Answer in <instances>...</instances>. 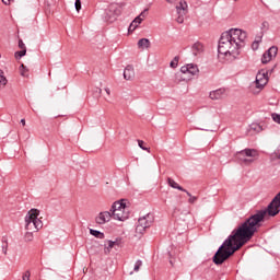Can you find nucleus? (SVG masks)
Instances as JSON below:
<instances>
[{"instance_id": "1", "label": "nucleus", "mask_w": 280, "mask_h": 280, "mask_svg": "<svg viewBox=\"0 0 280 280\" xmlns=\"http://www.w3.org/2000/svg\"><path fill=\"white\" fill-rule=\"evenodd\" d=\"M280 213V192L271 200L266 209L256 211L244 223H242L232 234L223 242L213 256V262L217 266L225 262L229 257L240 250L244 244L253 240V235L257 233V229L261 226V222L266 219V215L275 218Z\"/></svg>"}, {"instance_id": "2", "label": "nucleus", "mask_w": 280, "mask_h": 280, "mask_svg": "<svg viewBox=\"0 0 280 280\" xmlns=\"http://www.w3.org/2000/svg\"><path fill=\"white\" fill-rule=\"evenodd\" d=\"M246 36V32L240 28H231L222 33L218 46L219 56H225L229 60H235L240 56V49L244 47Z\"/></svg>"}, {"instance_id": "3", "label": "nucleus", "mask_w": 280, "mask_h": 280, "mask_svg": "<svg viewBox=\"0 0 280 280\" xmlns=\"http://www.w3.org/2000/svg\"><path fill=\"white\" fill-rule=\"evenodd\" d=\"M40 210L31 209L25 217V229L32 233H36L43 229V221L38 219Z\"/></svg>"}, {"instance_id": "4", "label": "nucleus", "mask_w": 280, "mask_h": 280, "mask_svg": "<svg viewBox=\"0 0 280 280\" xmlns=\"http://www.w3.org/2000/svg\"><path fill=\"white\" fill-rule=\"evenodd\" d=\"M112 218L118 220L119 222H125L130 218V210L126 207V200L121 199L115 201L110 208Z\"/></svg>"}, {"instance_id": "5", "label": "nucleus", "mask_w": 280, "mask_h": 280, "mask_svg": "<svg viewBox=\"0 0 280 280\" xmlns=\"http://www.w3.org/2000/svg\"><path fill=\"white\" fill-rule=\"evenodd\" d=\"M257 156H259V152L255 149H244L237 153V159L243 165L255 163Z\"/></svg>"}, {"instance_id": "6", "label": "nucleus", "mask_w": 280, "mask_h": 280, "mask_svg": "<svg viewBox=\"0 0 280 280\" xmlns=\"http://www.w3.org/2000/svg\"><path fill=\"white\" fill-rule=\"evenodd\" d=\"M154 222V214L148 213L144 217L139 218L137 226H136V233L139 235H143L145 233L147 229H150Z\"/></svg>"}, {"instance_id": "7", "label": "nucleus", "mask_w": 280, "mask_h": 280, "mask_svg": "<svg viewBox=\"0 0 280 280\" xmlns=\"http://www.w3.org/2000/svg\"><path fill=\"white\" fill-rule=\"evenodd\" d=\"M275 69H277V65H275L270 70H260L256 74V89H264V86L268 84V74L272 75Z\"/></svg>"}, {"instance_id": "8", "label": "nucleus", "mask_w": 280, "mask_h": 280, "mask_svg": "<svg viewBox=\"0 0 280 280\" xmlns=\"http://www.w3.org/2000/svg\"><path fill=\"white\" fill-rule=\"evenodd\" d=\"M188 5H187V1L185 0H180L179 3L176 5V18L175 21L176 23H185V16H187V12H188Z\"/></svg>"}, {"instance_id": "9", "label": "nucleus", "mask_w": 280, "mask_h": 280, "mask_svg": "<svg viewBox=\"0 0 280 280\" xmlns=\"http://www.w3.org/2000/svg\"><path fill=\"white\" fill-rule=\"evenodd\" d=\"M279 52V48L277 46H271L268 50H266L261 57L262 65H268L272 58H277V54Z\"/></svg>"}, {"instance_id": "10", "label": "nucleus", "mask_w": 280, "mask_h": 280, "mask_svg": "<svg viewBox=\"0 0 280 280\" xmlns=\"http://www.w3.org/2000/svg\"><path fill=\"white\" fill-rule=\"evenodd\" d=\"M105 19L106 21H108L109 23H113V21H116L117 18L120 14L119 9L117 8V5L115 4H110L109 8L105 11Z\"/></svg>"}, {"instance_id": "11", "label": "nucleus", "mask_w": 280, "mask_h": 280, "mask_svg": "<svg viewBox=\"0 0 280 280\" xmlns=\"http://www.w3.org/2000/svg\"><path fill=\"white\" fill-rule=\"evenodd\" d=\"M180 71L184 74H188L189 78H194V75H198V73H200V70L198 69V66L194 65V63H187L186 66H183L180 68Z\"/></svg>"}, {"instance_id": "12", "label": "nucleus", "mask_w": 280, "mask_h": 280, "mask_svg": "<svg viewBox=\"0 0 280 280\" xmlns=\"http://www.w3.org/2000/svg\"><path fill=\"white\" fill-rule=\"evenodd\" d=\"M113 218V212L109 211H103L100 212L98 215L95 218L96 224H106V222H110V219Z\"/></svg>"}, {"instance_id": "13", "label": "nucleus", "mask_w": 280, "mask_h": 280, "mask_svg": "<svg viewBox=\"0 0 280 280\" xmlns=\"http://www.w3.org/2000/svg\"><path fill=\"white\" fill-rule=\"evenodd\" d=\"M209 97L210 100H224V97H226V89L220 88L218 90L211 91Z\"/></svg>"}, {"instance_id": "14", "label": "nucleus", "mask_w": 280, "mask_h": 280, "mask_svg": "<svg viewBox=\"0 0 280 280\" xmlns=\"http://www.w3.org/2000/svg\"><path fill=\"white\" fill-rule=\"evenodd\" d=\"M191 51L195 56H200L205 51V46L200 42H197L192 45Z\"/></svg>"}, {"instance_id": "15", "label": "nucleus", "mask_w": 280, "mask_h": 280, "mask_svg": "<svg viewBox=\"0 0 280 280\" xmlns=\"http://www.w3.org/2000/svg\"><path fill=\"white\" fill-rule=\"evenodd\" d=\"M124 78L126 80H132V78H135V67L127 66L124 71Z\"/></svg>"}, {"instance_id": "16", "label": "nucleus", "mask_w": 280, "mask_h": 280, "mask_svg": "<svg viewBox=\"0 0 280 280\" xmlns=\"http://www.w3.org/2000/svg\"><path fill=\"white\" fill-rule=\"evenodd\" d=\"M167 183L173 189H178V191H187V189L183 188L180 185H178V183L170 177L167 178Z\"/></svg>"}, {"instance_id": "17", "label": "nucleus", "mask_w": 280, "mask_h": 280, "mask_svg": "<svg viewBox=\"0 0 280 280\" xmlns=\"http://www.w3.org/2000/svg\"><path fill=\"white\" fill-rule=\"evenodd\" d=\"M138 47L139 49H149L150 47V39L148 38H141L138 40Z\"/></svg>"}, {"instance_id": "18", "label": "nucleus", "mask_w": 280, "mask_h": 280, "mask_svg": "<svg viewBox=\"0 0 280 280\" xmlns=\"http://www.w3.org/2000/svg\"><path fill=\"white\" fill-rule=\"evenodd\" d=\"M90 234L96 237L97 240H104L105 237L104 233L93 229H90Z\"/></svg>"}, {"instance_id": "19", "label": "nucleus", "mask_w": 280, "mask_h": 280, "mask_svg": "<svg viewBox=\"0 0 280 280\" xmlns=\"http://www.w3.org/2000/svg\"><path fill=\"white\" fill-rule=\"evenodd\" d=\"M249 128L253 132H262L264 131V127H261V125H259V124H252Z\"/></svg>"}, {"instance_id": "20", "label": "nucleus", "mask_w": 280, "mask_h": 280, "mask_svg": "<svg viewBox=\"0 0 280 280\" xmlns=\"http://www.w3.org/2000/svg\"><path fill=\"white\" fill-rule=\"evenodd\" d=\"M145 12H148V10H144L140 15H138L133 21L136 23H138V25H141L143 19H145Z\"/></svg>"}, {"instance_id": "21", "label": "nucleus", "mask_w": 280, "mask_h": 280, "mask_svg": "<svg viewBox=\"0 0 280 280\" xmlns=\"http://www.w3.org/2000/svg\"><path fill=\"white\" fill-rule=\"evenodd\" d=\"M184 194H187V196L189 197L188 199L189 205H195V202L198 200V197L191 196V192H189L188 190L184 191Z\"/></svg>"}, {"instance_id": "22", "label": "nucleus", "mask_w": 280, "mask_h": 280, "mask_svg": "<svg viewBox=\"0 0 280 280\" xmlns=\"http://www.w3.org/2000/svg\"><path fill=\"white\" fill-rule=\"evenodd\" d=\"M8 84V79L3 75V70H0V86H5Z\"/></svg>"}, {"instance_id": "23", "label": "nucleus", "mask_w": 280, "mask_h": 280, "mask_svg": "<svg viewBox=\"0 0 280 280\" xmlns=\"http://www.w3.org/2000/svg\"><path fill=\"white\" fill-rule=\"evenodd\" d=\"M178 60H180V58L178 56L174 57V59L170 63V67L172 69H176V67H178Z\"/></svg>"}, {"instance_id": "24", "label": "nucleus", "mask_w": 280, "mask_h": 280, "mask_svg": "<svg viewBox=\"0 0 280 280\" xmlns=\"http://www.w3.org/2000/svg\"><path fill=\"white\" fill-rule=\"evenodd\" d=\"M25 54H27V49H22L20 51H16L15 52L16 60H20V58H23V56H25Z\"/></svg>"}, {"instance_id": "25", "label": "nucleus", "mask_w": 280, "mask_h": 280, "mask_svg": "<svg viewBox=\"0 0 280 280\" xmlns=\"http://www.w3.org/2000/svg\"><path fill=\"white\" fill-rule=\"evenodd\" d=\"M141 266H143V261L137 260L133 267V272H139V270H141Z\"/></svg>"}, {"instance_id": "26", "label": "nucleus", "mask_w": 280, "mask_h": 280, "mask_svg": "<svg viewBox=\"0 0 280 280\" xmlns=\"http://www.w3.org/2000/svg\"><path fill=\"white\" fill-rule=\"evenodd\" d=\"M145 142L143 140H138V145L141 148V150H144L145 152H150V148L144 145Z\"/></svg>"}, {"instance_id": "27", "label": "nucleus", "mask_w": 280, "mask_h": 280, "mask_svg": "<svg viewBox=\"0 0 280 280\" xmlns=\"http://www.w3.org/2000/svg\"><path fill=\"white\" fill-rule=\"evenodd\" d=\"M25 242H32L34 240V233L33 232H26L24 235Z\"/></svg>"}, {"instance_id": "28", "label": "nucleus", "mask_w": 280, "mask_h": 280, "mask_svg": "<svg viewBox=\"0 0 280 280\" xmlns=\"http://www.w3.org/2000/svg\"><path fill=\"white\" fill-rule=\"evenodd\" d=\"M261 43V37H258V39H255V42L252 44V48L259 49V44Z\"/></svg>"}, {"instance_id": "29", "label": "nucleus", "mask_w": 280, "mask_h": 280, "mask_svg": "<svg viewBox=\"0 0 280 280\" xmlns=\"http://www.w3.org/2000/svg\"><path fill=\"white\" fill-rule=\"evenodd\" d=\"M74 8H75L77 12H80V10H82V1L75 0Z\"/></svg>"}, {"instance_id": "30", "label": "nucleus", "mask_w": 280, "mask_h": 280, "mask_svg": "<svg viewBox=\"0 0 280 280\" xmlns=\"http://www.w3.org/2000/svg\"><path fill=\"white\" fill-rule=\"evenodd\" d=\"M268 27H270V24L268 23V21H265L261 23V30H268Z\"/></svg>"}, {"instance_id": "31", "label": "nucleus", "mask_w": 280, "mask_h": 280, "mask_svg": "<svg viewBox=\"0 0 280 280\" xmlns=\"http://www.w3.org/2000/svg\"><path fill=\"white\" fill-rule=\"evenodd\" d=\"M30 277H31L30 271H25L24 275H23V277H22V279H23V280H30Z\"/></svg>"}, {"instance_id": "32", "label": "nucleus", "mask_w": 280, "mask_h": 280, "mask_svg": "<svg viewBox=\"0 0 280 280\" xmlns=\"http://www.w3.org/2000/svg\"><path fill=\"white\" fill-rule=\"evenodd\" d=\"M2 253L4 255H8V243H5L3 246H2Z\"/></svg>"}, {"instance_id": "33", "label": "nucleus", "mask_w": 280, "mask_h": 280, "mask_svg": "<svg viewBox=\"0 0 280 280\" xmlns=\"http://www.w3.org/2000/svg\"><path fill=\"white\" fill-rule=\"evenodd\" d=\"M19 47H20V49H26L25 44L23 43V39L19 40Z\"/></svg>"}, {"instance_id": "34", "label": "nucleus", "mask_w": 280, "mask_h": 280, "mask_svg": "<svg viewBox=\"0 0 280 280\" xmlns=\"http://www.w3.org/2000/svg\"><path fill=\"white\" fill-rule=\"evenodd\" d=\"M129 32H135L137 30V26L132 25V23L129 25Z\"/></svg>"}, {"instance_id": "35", "label": "nucleus", "mask_w": 280, "mask_h": 280, "mask_svg": "<svg viewBox=\"0 0 280 280\" xmlns=\"http://www.w3.org/2000/svg\"><path fill=\"white\" fill-rule=\"evenodd\" d=\"M115 246V242L108 241V248H113Z\"/></svg>"}, {"instance_id": "36", "label": "nucleus", "mask_w": 280, "mask_h": 280, "mask_svg": "<svg viewBox=\"0 0 280 280\" xmlns=\"http://www.w3.org/2000/svg\"><path fill=\"white\" fill-rule=\"evenodd\" d=\"M11 1H14V0H2V3H4V5H10Z\"/></svg>"}, {"instance_id": "37", "label": "nucleus", "mask_w": 280, "mask_h": 280, "mask_svg": "<svg viewBox=\"0 0 280 280\" xmlns=\"http://www.w3.org/2000/svg\"><path fill=\"white\" fill-rule=\"evenodd\" d=\"M131 24H132L133 26H136V27H139V24H138V23H136V21H135V20L131 22Z\"/></svg>"}, {"instance_id": "38", "label": "nucleus", "mask_w": 280, "mask_h": 280, "mask_svg": "<svg viewBox=\"0 0 280 280\" xmlns=\"http://www.w3.org/2000/svg\"><path fill=\"white\" fill-rule=\"evenodd\" d=\"M105 93H107V95H109L110 94V89L105 88Z\"/></svg>"}, {"instance_id": "39", "label": "nucleus", "mask_w": 280, "mask_h": 280, "mask_svg": "<svg viewBox=\"0 0 280 280\" xmlns=\"http://www.w3.org/2000/svg\"><path fill=\"white\" fill-rule=\"evenodd\" d=\"M22 126H25V119H21Z\"/></svg>"}, {"instance_id": "40", "label": "nucleus", "mask_w": 280, "mask_h": 280, "mask_svg": "<svg viewBox=\"0 0 280 280\" xmlns=\"http://www.w3.org/2000/svg\"><path fill=\"white\" fill-rule=\"evenodd\" d=\"M167 1V3H174V1H176V0H166Z\"/></svg>"}, {"instance_id": "41", "label": "nucleus", "mask_w": 280, "mask_h": 280, "mask_svg": "<svg viewBox=\"0 0 280 280\" xmlns=\"http://www.w3.org/2000/svg\"><path fill=\"white\" fill-rule=\"evenodd\" d=\"M21 69H25V65L22 63V65H21Z\"/></svg>"}, {"instance_id": "42", "label": "nucleus", "mask_w": 280, "mask_h": 280, "mask_svg": "<svg viewBox=\"0 0 280 280\" xmlns=\"http://www.w3.org/2000/svg\"><path fill=\"white\" fill-rule=\"evenodd\" d=\"M98 94L102 95V89H98Z\"/></svg>"}, {"instance_id": "43", "label": "nucleus", "mask_w": 280, "mask_h": 280, "mask_svg": "<svg viewBox=\"0 0 280 280\" xmlns=\"http://www.w3.org/2000/svg\"><path fill=\"white\" fill-rule=\"evenodd\" d=\"M170 264H171V266H174V262L172 260H170Z\"/></svg>"}, {"instance_id": "44", "label": "nucleus", "mask_w": 280, "mask_h": 280, "mask_svg": "<svg viewBox=\"0 0 280 280\" xmlns=\"http://www.w3.org/2000/svg\"><path fill=\"white\" fill-rule=\"evenodd\" d=\"M22 75H25V72H22Z\"/></svg>"}, {"instance_id": "45", "label": "nucleus", "mask_w": 280, "mask_h": 280, "mask_svg": "<svg viewBox=\"0 0 280 280\" xmlns=\"http://www.w3.org/2000/svg\"><path fill=\"white\" fill-rule=\"evenodd\" d=\"M129 275H133V272L131 271V272H129Z\"/></svg>"}]
</instances>
